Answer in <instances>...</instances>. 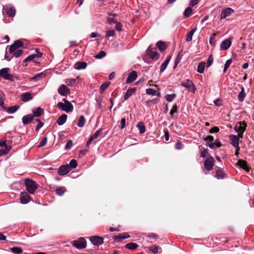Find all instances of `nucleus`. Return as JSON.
Wrapping results in <instances>:
<instances>
[{
	"label": "nucleus",
	"instance_id": "nucleus-1",
	"mask_svg": "<svg viewBox=\"0 0 254 254\" xmlns=\"http://www.w3.org/2000/svg\"><path fill=\"white\" fill-rule=\"evenodd\" d=\"M25 185L26 190L30 194H34L38 187L34 181L28 178L25 180Z\"/></svg>",
	"mask_w": 254,
	"mask_h": 254
},
{
	"label": "nucleus",
	"instance_id": "nucleus-2",
	"mask_svg": "<svg viewBox=\"0 0 254 254\" xmlns=\"http://www.w3.org/2000/svg\"><path fill=\"white\" fill-rule=\"evenodd\" d=\"M63 101L64 103L59 102L58 103V108L66 113L72 112L73 110V106L71 103L65 99Z\"/></svg>",
	"mask_w": 254,
	"mask_h": 254
},
{
	"label": "nucleus",
	"instance_id": "nucleus-3",
	"mask_svg": "<svg viewBox=\"0 0 254 254\" xmlns=\"http://www.w3.org/2000/svg\"><path fill=\"white\" fill-rule=\"evenodd\" d=\"M204 140L207 143L208 146L212 149H215L221 146V143L220 141L216 139L214 141V137L212 135H208Z\"/></svg>",
	"mask_w": 254,
	"mask_h": 254
},
{
	"label": "nucleus",
	"instance_id": "nucleus-4",
	"mask_svg": "<svg viewBox=\"0 0 254 254\" xmlns=\"http://www.w3.org/2000/svg\"><path fill=\"white\" fill-rule=\"evenodd\" d=\"M247 127V124L244 122H239L234 127V130L238 132V136L242 138L243 132L245 131Z\"/></svg>",
	"mask_w": 254,
	"mask_h": 254
},
{
	"label": "nucleus",
	"instance_id": "nucleus-5",
	"mask_svg": "<svg viewBox=\"0 0 254 254\" xmlns=\"http://www.w3.org/2000/svg\"><path fill=\"white\" fill-rule=\"evenodd\" d=\"M181 85L186 88L189 91H192L193 93H194L196 89L192 81L189 79L182 81L181 82Z\"/></svg>",
	"mask_w": 254,
	"mask_h": 254
},
{
	"label": "nucleus",
	"instance_id": "nucleus-6",
	"mask_svg": "<svg viewBox=\"0 0 254 254\" xmlns=\"http://www.w3.org/2000/svg\"><path fill=\"white\" fill-rule=\"evenodd\" d=\"M9 68L5 67L0 70V77L4 79L11 80H13V75L9 74Z\"/></svg>",
	"mask_w": 254,
	"mask_h": 254
},
{
	"label": "nucleus",
	"instance_id": "nucleus-7",
	"mask_svg": "<svg viewBox=\"0 0 254 254\" xmlns=\"http://www.w3.org/2000/svg\"><path fill=\"white\" fill-rule=\"evenodd\" d=\"M72 246L78 249H84L86 247V240L83 238H80L78 240L73 242Z\"/></svg>",
	"mask_w": 254,
	"mask_h": 254
},
{
	"label": "nucleus",
	"instance_id": "nucleus-8",
	"mask_svg": "<svg viewBox=\"0 0 254 254\" xmlns=\"http://www.w3.org/2000/svg\"><path fill=\"white\" fill-rule=\"evenodd\" d=\"M23 46V43L20 40H16L14 43L10 46L9 52L10 53L17 50H20Z\"/></svg>",
	"mask_w": 254,
	"mask_h": 254
},
{
	"label": "nucleus",
	"instance_id": "nucleus-9",
	"mask_svg": "<svg viewBox=\"0 0 254 254\" xmlns=\"http://www.w3.org/2000/svg\"><path fill=\"white\" fill-rule=\"evenodd\" d=\"M103 238L98 236H93L89 238L91 243L95 246H100L103 243Z\"/></svg>",
	"mask_w": 254,
	"mask_h": 254
},
{
	"label": "nucleus",
	"instance_id": "nucleus-10",
	"mask_svg": "<svg viewBox=\"0 0 254 254\" xmlns=\"http://www.w3.org/2000/svg\"><path fill=\"white\" fill-rule=\"evenodd\" d=\"M146 54L153 60H157L159 59L160 55L156 52L152 51L151 47L149 46L146 51Z\"/></svg>",
	"mask_w": 254,
	"mask_h": 254
},
{
	"label": "nucleus",
	"instance_id": "nucleus-11",
	"mask_svg": "<svg viewBox=\"0 0 254 254\" xmlns=\"http://www.w3.org/2000/svg\"><path fill=\"white\" fill-rule=\"evenodd\" d=\"M20 200L22 204H27L30 200V197L28 193L26 191H22L20 194Z\"/></svg>",
	"mask_w": 254,
	"mask_h": 254
},
{
	"label": "nucleus",
	"instance_id": "nucleus-12",
	"mask_svg": "<svg viewBox=\"0 0 254 254\" xmlns=\"http://www.w3.org/2000/svg\"><path fill=\"white\" fill-rule=\"evenodd\" d=\"M70 171V167L68 165H63L59 167L58 172L59 175L64 176Z\"/></svg>",
	"mask_w": 254,
	"mask_h": 254
},
{
	"label": "nucleus",
	"instance_id": "nucleus-13",
	"mask_svg": "<svg viewBox=\"0 0 254 254\" xmlns=\"http://www.w3.org/2000/svg\"><path fill=\"white\" fill-rule=\"evenodd\" d=\"M37 54H32L24 59V62L26 63L31 61H34L36 58H40L42 55V53L39 52V49L36 48L35 49Z\"/></svg>",
	"mask_w": 254,
	"mask_h": 254
},
{
	"label": "nucleus",
	"instance_id": "nucleus-14",
	"mask_svg": "<svg viewBox=\"0 0 254 254\" xmlns=\"http://www.w3.org/2000/svg\"><path fill=\"white\" fill-rule=\"evenodd\" d=\"M59 93L62 96H66L70 93V90L65 85L62 84L58 89Z\"/></svg>",
	"mask_w": 254,
	"mask_h": 254
},
{
	"label": "nucleus",
	"instance_id": "nucleus-15",
	"mask_svg": "<svg viewBox=\"0 0 254 254\" xmlns=\"http://www.w3.org/2000/svg\"><path fill=\"white\" fill-rule=\"evenodd\" d=\"M234 12V10L231 8H227L223 10L220 15V19H223L226 18L227 17L230 16L231 14Z\"/></svg>",
	"mask_w": 254,
	"mask_h": 254
},
{
	"label": "nucleus",
	"instance_id": "nucleus-16",
	"mask_svg": "<svg viewBox=\"0 0 254 254\" xmlns=\"http://www.w3.org/2000/svg\"><path fill=\"white\" fill-rule=\"evenodd\" d=\"M239 136H237L235 135H230L229 136V138L231 141L232 145L235 148H238L239 144Z\"/></svg>",
	"mask_w": 254,
	"mask_h": 254
},
{
	"label": "nucleus",
	"instance_id": "nucleus-17",
	"mask_svg": "<svg viewBox=\"0 0 254 254\" xmlns=\"http://www.w3.org/2000/svg\"><path fill=\"white\" fill-rule=\"evenodd\" d=\"M137 77V73L135 71H131L128 75L126 82L127 83L133 82L135 80Z\"/></svg>",
	"mask_w": 254,
	"mask_h": 254
},
{
	"label": "nucleus",
	"instance_id": "nucleus-18",
	"mask_svg": "<svg viewBox=\"0 0 254 254\" xmlns=\"http://www.w3.org/2000/svg\"><path fill=\"white\" fill-rule=\"evenodd\" d=\"M102 131V129H99L97 130L92 135H91L90 137V138H89L87 142L86 145H89L93 140L97 138L100 135Z\"/></svg>",
	"mask_w": 254,
	"mask_h": 254
},
{
	"label": "nucleus",
	"instance_id": "nucleus-19",
	"mask_svg": "<svg viewBox=\"0 0 254 254\" xmlns=\"http://www.w3.org/2000/svg\"><path fill=\"white\" fill-rule=\"evenodd\" d=\"M20 99L24 102H27L33 99V96L29 92H25L20 95Z\"/></svg>",
	"mask_w": 254,
	"mask_h": 254
},
{
	"label": "nucleus",
	"instance_id": "nucleus-20",
	"mask_svg": "<svg viewBox=\"0 0 254 254\" xmlns=\"http://www.w3.org/2000/svg\"><path fill=\"white\" fill-rule=\"evenodd\" d=\"M214 160H205L204 161V168L207 170H211L214 165Z\"/></svg>",
	"mask_w": 254,
	"mask_h": 254
},
{
	"label": "nucleus",
	"instance_id": "nucleus-21",
	"mask_svg": "<svg viewBox=\"0 0 254 254\" xmlns=\"http://www.w3.org/2000/svg\"><path fill=\"white\" fill-rule=\"evenodd\" d=\"M231 45V41L229 39H226L222 42L220 45V48L222 50H227Z\"/></svg>",
	"mask_w": 254,
	"mask_h": 254
},
{
	"label": "nucleus",
	"instance_id": "nucleus-22",
	"mask_svg": "<svg viewBox=\"0 0 254 254\" xmlns=\"http://www.w3.org/2000/svg\"><path fill=\"white\" fill-rule=\"evenodd\" d=\"M33 119V116L32 115H27L23 117L22 120V123L24 125L28 124L31 123Z\"/></svg>",
	"mask_w": 254,
	"mask_h": 254
},
{
	"label": "nucleus",
	"instance_id": "nucleus-23",
	"mask_svg": "<svg viewBox=\"0 0 254 254\" xmlns=\"http://www.w3.org/2000/svg\"><path fill=\"white\" fill-rule=\"evenodd\" d=\"M87 65V63L84 62H77L74 65V68L77 70H81L85 69Z\"/></svg>",
	"mask_w": 254,
	"mask_h": 254
},
{
	"label": "nucleus",
	"instance_id": "nucleus-24",
	"mask_svg": "<svg viewBox=\"0 0 254 254\" xmlns=\"http://www.w3.org/2000/svg\"><path fill=\"white\" fill-rule=\"evenodd\" d=\"M136 90V88L135 87L128 89L124 95V99H128L135 92Z\"/></svg>",
	"mask_w": 254,
	"mask_h": 254
},
{
	"label": "nucleus",
	"instance_id": "nucleus-25",
	"mask_svg": "<svg viewBox=\"0 0 254 254\" xmlns=\"http://www.w3.org/2000/svg\"><path fill=\"white\" fill-rule=\"evenodd\" d=\"M46 76V73L44 72H41L35 75L33 77L30 78V81L34 80L35 81L40 80L44 78Z\"/></svg>",
	"mask_w": 254,
	"mask_h": 254
},
{
	"label": "nucleus",
	"instance_id": "nucleus-26",
	"mask_svg": "<svg viewBox=\"0 0 254 254\" xmlns=\"http://www.w3.org/2000/svg\"><path fill=\"white\" fill-rule=\"evenodd\" d=\"M67 116L65 114H63L57 120V123L59 126L64 125L66 121Z\"/></svg>",
	"mask_w": 254,
	"mask_h": 254
},
{
	"label": "nucleus",
	"instance_id": "nucleus-27",
	"mask_svg": "<svg viewBox=\"0 0 254 254\" xmlns=\"http://www.w3.org/2000/svg\"><path fill=\"white\" fill-rule=\"evenodd\" d=\"M66 188L64 187H58L55 190L56 194L59 196H63L66 191Z\"/></svg>",
	"mask_w": 254,
	"mask_h": 254
},
{
	"label": "nucleus",
	"instance_id": "nucleus-28",
	"mask_svg": "<svg viewBox=\"0 0 254 254\" xmlns=\"http://www.w3.org/2000/svg\"><path fill=\"white\" fill-rule=\"evenodd\" d=\"M237 165L240 166V167L242 168L244 170L249 171V167L247 164V162L245 161L244 160H238L237 162Z\"/></svg>",
	"mask_w": 254,
	"mask_h": 254
},
{
	"label": "nucleus",
	"instance_id": "nucleus-29",
	"mask_svg": "<svg viewBox=\"0 0 254 254\" xmlns=\"http://www.w3.org/2000/svg\"><path fill=\"white\" fill-rule=\"evenodd\" d=\"M156 46L160 51H164L167 47L166 43L164 42L159 41L157 43Z\"/></svg>",
	"mask_w": 254,
	"mask_h": 254
},
{
	"label": "nucleus",
	"instance_id": "nucleus-30",
	"mask_svg": "<svg viewBox=\"0 0 254 254\" xmlns=\"http://www.w3.org/2000/svg\"><path fill=\"white\" fill-rule=\"evenodd\" d=\"M171 59V57L170 56L167 57V59L164 62L161 66L160 72H163L166 69Z\"/></svg>",
	"mask_w": 254,
	"mask_h": 254
},
{
	"label": "nucleus",
	"instance_id": "nucleus-31",
	"mask_svg": "<svg viewBox=\"0 0 254 254\" xmlns=\"http://www.w3.org/2000/svg\"><path fill=\"white\" fill-rule=\"evenodd\" d=\"M43 109H42L40 107H37V108L33 110V117H39L43 114Z\"/></svg>",
	"mask_w": 254,
	"mask_h": 254
},
{
	"label": "nucleus",
	"instance_id": "nucleus-32",
	"mask_svg": "<svg viewBox=\"0 0 254 254\" xmlns=\"http://www.w3.org/2000/svg\"><path fill=\"white\" fill-rule=\"evenodd\" d=\"M225 174L223 171L220 169H218L216 171V174L214 177L218 179H223L224 178Z\"/></svg>",
	"mask_w": 254,
	"mask_h": 254
},
{
	"label": "nucleus",
	"instance_id": "nucleus-33",
	"mask_svg": "<svg viewBox=\"0 0 254 254\" xmlns=\"http://www.w3.org/2000/svg\"><path fill=\"white\" fill-rule=\"evenodd\" d=\"M136 127L138 128L140 133L142 134L145 131V127L143 123H138Z\"/></svg>",
	"mask_w": 254,
	"mask_h": 254
},
{
	"label": "nucleus",
	"instance_id": "nucleus-34",
	"mask_svg": "<svg viewBox=\"0 0 254 254\" xmlns=\"http://www.w3.org/2000/svg\"><path fill=\"white\" fill-rule=\"evenodd\" d=\"M196 30V28H193V29H191L189 32V33L188 34V35L186 37V41L187 42H190L192 40V36H193V34L194 33V32H195Z\"/></svg>",
	"mask_w": 254,
	"mask_h": 254
},
{
	"label": "nucleus",
	"instance_id": "nucleus-35",
	"mask_svg": "<svg viewBox=\"0 0 254 254\" xmlns=\"http://www.w3.org/2000/svg\"><path fill=\"white\" fill-rule=\"evenodd\" d=\"M85 122L86 120L84 117L83 115L80 116L78 121V126L80 127H84Z\"/></svg>",
	"mask_w": 254,
	"mask_h": 254
},
{
	"label": "nucleus",
	"instance_id": "nucleus-36",
	"mask_svg": "<svg viewBox=\"0 0 254 254\" xmlns=\"http://www.w3.org/2000/svg\"><path fill=\"white\" fill-rule=\"evenodd\" d=\"M138 246L136 243H129L125 245V248L131 250H134L137 248Z\"/></svg>",
	"mask_w": 254,
	"mask_h": 254
},
{
	"label": "nucleus",
	"instance_id": "nucleus-37",
	"mask_svg": "<svg viewBox=\"0 0 254 254\" xmlns=\"http://www.w3.org/2000/svg\"><path fill=\"white\" fill-rule=\"evenodd\" d=\"M192 12V9L190 6H189L185 9L184 12V15L186 18L189 17L191 15Z\"/></svg>",
	"mask_w": 254,
	"mask_h": 254
},
{
	"label": "nucleus",
	"instance_id": "nucleus-38",
	"mask_svg": "<svg viewBox=\"0 0 254 254\" xmlns=\"http://www.w3.org/2000/svg\"><path fill=\"white\" fill-rule=\"evenodd\" d=\"M10 251L15 254H20L22 252V250L18 247H13L10 248Z\"/></svg>",
	"mask_w": 254,
	"mask_h": 254
},
{
	"label": "nucleus",
	"instance_id": "nucleus-39",
	"mask_svg": "<svg viewBox=\"0 0 254 254\" xmlns=\"http://www.w3.org/2000/svg\"><path fill=\"white\" fill-rule=\"evenodd\" d=\"M15 9L13 7H9L6 11L7 14L9 17H13L15 15Z\"/></svg>",
	"mask_w": 254,
	"mask_h": 254
},
{
	"label": "nucleus",
	"instance_id": "nucleus-40",
	"mask_svg": "<svg viewBox=\"0 0 254 254\" xmlns=\"http://www.w3.org/2000/svg\"><path fill=\"white\" fill-rule=\"evenodd\" d=\"M205 63L203 62L200 63L197 66V71L199 73H202L204 72L205 67Z\"/></svg>",
	"mask_w": 254,
	"mask_h": 254
},
{
	"label": "nucleus",
	"instance_id": "nucleus-41",
	"mask_svg": "<svg viewBox=\"0 0 254 254\" xmlns=\"http://www.w3.org/2000/svg\"><path fill=\"white\" fill-rule=\"evenodd\" d=\"M110 84V82H106L103 83L100 86V92L103 93L104 91L108 87Z\"/></svg>",
	"mask_w": 254,
	"mask_h": 254
},
{
	"label": "nucleus",
	"instance_id": "nucleus-42",
	"mask_svg": "<svg viewBox=\"0 0 254 254\" xmlns=\"http://www.w3.org/2000/svg\"><path fill=\"white\" fill-rule=\"evenodd\" d=\"M18 108H19L18 106H12L9 107L7 109V111L9 114H13V113H15L18 110Z\"/></svg>",
	"mask_w": 254,
	"mask_h": 254
},
{
	"label": "nucleus",
	"instance_id": "nucleus-43",
	"mask_svg": "<svg viewBox=\"0 0 254 254\" xmlns=\"http://www.w3.org/2000/svg\"><path fill=\"white\" fill-rule=\"evenodd\" d=\"M200 156L202 158L207 157L208 155V150L204 148L200 149Z\"/></svg>",
	"mask_w": 254,
	"mask_h": 254
},
{
	"label": "nucleus",
	"instance_id": "nucleus-44",
	"mask_svg": "<svg viewBox=\"0 0 254 254\" xmlns=\"http://www.w3.org/2000/svg\"><path fill=\"white\" fill-rule=\"evenodd\" d=\"M245 93L244 88H242L241 92L239 94L238 97V99L240 102L243 101L245 97Z\"/></svg>",
	"mask_w": 254,
	"mask_h": 254
},
{
	"label": "nucleus",
	"instance_id": "nucleus-45",
	"mask_svg": "<svg viewBox=\"0 0 254 254\" xmlns=\"http://www.w3.org/2000/svg\"><path fill=\"white\" fill-rule=\"evenodd\" d=\"M10 149V146H6L5 148L0 149V157L2 156L3 155L6 154Z\"/></svg>",
	"mask_w": 254,
	"mask_h": 254
},
{
	"label": "nucleus",
	"instance_id": "nucleus-46",
	"mask_svg": "<svg viewBox=\"0 0 254 254\" xmlns=\"http://www.w3.org/2000/svg\"><path fill=\"white\" fill-rule=\"evenodd\" d=\"M11 54H13L12 56L15 57V58H18L23 54V50L21 49L20 50H17L12 52Z\"/></svg>",
	"mask_w": 254,
	"mask_h": 254
},
{
	"label": "nucleus",
	"instance_id": "nucleus-47",
	"mask_svg": "<svg viewBox=\"0 0 254 254\" xmlns=\"http://www.w3.org/2000/svg\"><path fill=\"white\" fill-rule=\"evenodd\" d=\"M106 55V53L104 51H100L97 55L95 56V58L97 59H100L104 57Z\"/></svg>",
	"mask_w": 254,
	"mask_h": 254
},
{
	"label": "nucleus",
	"instance_id": "nucleus-48",
	"mask_svg": "<svg viewBox=\"0 0 254 254\" xmlns=\"http://www.w3.org/2000/svg\"><path fill=\"white\" fill-rule=\"evenodd\" d=\"M65 83L68 86H71L76 83V79H66Z\"/></svg>",
	"mask_w": 254,
	"mask_h": 254
},
{
	"label": "nucleus",
	"instance_id": "nucleus-49",
	"mask_svg": "<svg viewBox=\"0 0 254 254\" xmlns=\"http://www.w3.org/2000/svg\"><path fill=\"white\" fill-rule=\"evenodd\" d=\"M4 97V94L3 92H0V106L2 108H4L3 99Z\"/></svg>",
	"mask_w": 254,
	"mask_h": 254
},
{
	"label": "nucleus",
	"instance_id": "nucleus-50",
	"mask_svg": "<svg viewBox=\"0 0 254 254\" xmlns=\"http://www.w3.org/2000/svg\"><path fill=\"white\" fill-rule=\"evenodd\" d=\"M176 97L175 94H168L166 96V100L168 102H172Z\"/></svg>",
	"mask_w": 254,
	"mask_h": 254
},
{
	"label": "nucleus",
	"instance_id": "nucleus-51",
	"mask_svg": "<svg viewBox=\"0 0 254 254\" xmlns=\"http://www.w3.org/2000/svg\"><path fill=\"white\" fill-rule=\"evenodd\" d=\"M69 167L71 168H75L77 166L76 160H71L69 162Z\"/></svg>",
	"mask_w": 254,
	"mask_h": 254
},
{
	"label": "nucleus",
	"instance_id": "nucleus-52",
	"mask_svg": "<svg viewBox=\"0 0 254 254\" xmlns=\"http://www.w3.org/2000/svg\"><path fill=\"white\" fill-rule=\"evenodd\" d=\"M125 239V238H124V234H120L119 235L116 236L114 238V240L116 242H120V240H123Z\"/></svg>",
	"mask_w": 254,
	"mask_h": 254
},
{
	"label": "nucleus",
	"instance_id": "nucleus-53",
	"mask_svg": "<svg viewBox=\"0 0 254 254\" xmlns=\"http://www.w3.org/2000/svg\"><path fill=\"white\" fill-rule=\"evenodd\" d=\"M146 93L148 95H156V91L152 89L148 88L146 90Z\"/></svg>",
	"mask_w": 254,
	"mask_h": 254
},
{
	"label": "nucleus",
	"instance_id": "nucleus-54",
	"mask_svg": "<svg viewBox=\"0 0 254 254\" xmlns=\"http://www.w3.org/2000/svg\"><path fill=\"white\" fill-rule=\"evenodd\" d=\"M47 142V138L46 137H44L39 143L38 145V147H42L45 146Z\"/></svg>",
	"mask_w": 254,
	"mask_h": 254
},
{
	"label": "nucleus",
	"instance_id": "nucleus-55",
	"mask_svg": "<svg viewBox=\"0 0 254 254\" xmlns=\"http://www.w3.org/2000/svg\"><path fill=\"white\" fill-rule=\"evenodd\" d=\"M232 61L231 59L228 60L226 62V63L225 64V66H224V70H223L224 72H225L226 71V70H227V69L229 67V65L232 63Z\"/></svg>",
	"mask_w": 254,
	"mask_h": 254
},
{
	"label": "nucleus",
	"instance_id": "nucleus-56",
	"mask_svg": "<svg viewBox=\"0 0 254 254\" xmlns=\"http://www.w3.org/2000/svg\"><path fill=\"white\" fill-rule=\"evenodd\" d=\"M213 61V58L212 57V56L210 55L207 59V61L206 62V66L207 67L210 66L212 64Z\"/></svg>",
	"mask_w": 254,
	"mask_h": 254
},
{
	"label": "nucleus",
	"instance_id": "nucleus-57",
	"mask_svg": "<svg viewBox=\"0 0 254 254\" xmlns=\"http://www.w3.org/2000/svg\"><path fill=\"white\" fill-rule=\"evenodd\" d=\"M177 110H178V106H177V105L176 104L174 105L172 107V109L170 111V115L172 116H173V114L177 112Z\"/></svg>",
	"mask_w": 254,
	"mask_h": 254
},
{
	"label": "nucleus",
	"instance_id": "nucleus-58",
	"mask_svg": "<svg viewBox=\"0 0 254 254\" xmlns=\"http://www.w3.org/2000/svg\"><path fill=\"white\" fill-rule=\"evenodd\" d=\"M115 31L113 30H109L107 31L106 37H113L115 35Z\"/></svg>",
	"mask_w": 254,
	"mask_h": 254
},
{
	"label": "nucleus",
	"instance_id": "nucleus-59",
	"mask_svg": "<svg viewBox=\"0 0 254 254\" xmlns=\"http://www.w3.org/2000/svg\"><path fill=\"white\" fill-rule=\"evenodd\" d=\"M116 26H115V29L117 31H121L122 29V24L119 22H116Z\"/></svg>",
	"mask_w": 254,
	"mask_h": 254
},
{
	"label": "nucleus",
	"instance_id": "nucleus-60",
	"mask_svg": "<svg viewBox=\"0 0 254 254\" xmlns=\"http://www.w3.org/2000/svg\"><path fill=\"white\" fill-rule=\"evenodd\" d=\"M73 145L72 141L71 140H68L65 146V149H68L70 148Z\"/></svg>",
	"mask_w": 254,
	"mask_h": 254
},
{
	"label": "nucleus",
	"instance_id": "nucleus-61",
	"mask_svg": "<svg viewBox=\"0 0 254 254\" xmlns=\"http://www.w3.org/2000/svg\"><path fill=\"white\" fill-rule=\"evenodd\" d=\"M35 121L37 122L38 123L36 127V130H38L40 128L43 127L44 124L39 119H36Z\"/></svg>",
	"mask_w": 254,
	"mask_h": 254
},
{
	"label": "nucleus",
	"instance_id": "nucleus-62",
	"mask_svg": "<svg viewBox=\"0 0 254 254\" xmlns=\"http://www.w3.org/2000/svg\"><path fill=\"white\" fill-rule=\"evenodd\" d=\"M183 148V145L180 141H178L175 144V148L177 149H181Z\"/></svg>",
	"mask_w": 254,
	"mask_h": 254
},
{
	"label": "nucleus",
	"instance_id": "nucleus-63",
	"mask_svg": "<svg viewBox=\"0 0 254 254\" xmlns=\"http://www.w3.org/2000/svg\"><path fill=\"white\" fill-rule=\"evenodd\" d=\"M158 247L157 246L151 247L149 248L150 251H151L154 254H156L158 253Z\"/></svg>",
	"mask_w": 254,
	"mask_h": 254
},
{
	"label": "nucleus",
	"instance_id": "nucleus-64",
	"mask_svg": "<svg viewBox=\"0 0 254 254\" xmlns=\"http://www.w3.org/2000/svg\"><path fill=\"white\" fill-rule=\"evenodd\" d=\"M219 131V129L218 128V127H214L212 128H211L210 130H209V132L210 133H216V132H218V131Z\"/></svg>",
	"mask_w": 254,
	"mask_h": 254
}]
</instances>
